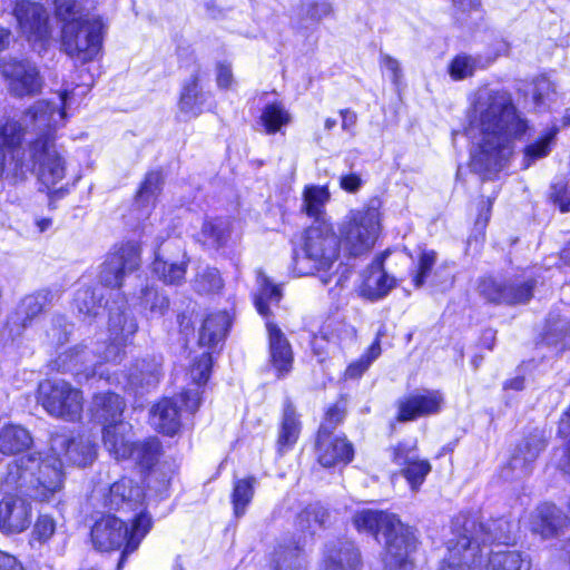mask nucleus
I'll return each instance as SVG.
<instances>
[{"instance_id":"f257e3e1","label":"nucleus","mask_w":570,"mask_h":570,"mask_svg":"<svg viewBox=\"0 0 570 570\" xmlns=\"http://www.w3.org/2000/svg\"><path fill=\"white\" fill-rule=\"evenodd\" d=\"M69 92L57 101L38 100L22 117L24 127L14 120L0 128V178L19 179L39 165V179L49 191L60 193L57 185L66 174L65 161L53 144V131L66 118Z\"/></svg>"},{"instance_id":"f03ea898","label":"nucleus","mask_w":570,"mask_h":570,"mask_svg":"<svg viewBox=\"0 0 570 570\" xmlns=\"http://www.w3.org/2000/svg\"><path fill=\"white\" fill-rule=\"evenodd\" d=\"M466 134L474 142L471 168L482 175L503 169L513 153V141L528 129L512 94L504 89L479 88L471 102Z\"/></svg>"},{"instance_id":"7ed1b4c3","label":"nucleus","mask_w":570,"mask_h":570,"mask_svg":"<svg viewBox=\"0 0 570 570\" xmlns=\"http://www.w3.org/2000/svg\"><path fill=\"white\" fill-rule=\"evenodd\" d=\"M353 521L357 530L384 537L383 570L414 569L411 556L416 549V538L413 530L402 523L396 514L363 510L354 515Z\"/></svg>"},{"instance_id":"20e7f679","label":"nucleus","mask_w":570,"mask_h":570,"mask_svg":"<svg viewBox=\"0 0 570 570\" xmlns=\"http://www.w3.org/2000/svg\"><path fill=\"white\" fill-rule=\"evenodd\" d=\"M6 483L37 501H49L62 488V459L31 454L8 466Z\"/></svg>"},{"instance_id":"39448f33","label":"nucleus","mask_w":570,"mask_h":570,"mask_svg":"<svg viewBox=\"0 0 570 570\" xmlns=\"http://www.w3.org/2000/svg\"><path fill=\"white\" fill-rule=\"evenodd\" d=\"M340 257V239L330 220L313 223L304 232L301 250L293 258L297 276L321 273V282H331L330 271Z\"/></svg>"},{"instance_id":"423d86ee","label":"nucleus","mask_w":570,"mask_h":570,"mask_svg":"<svg viewBox=\"0 0 570 570\" xmlns=\"http://www.w3.org/2000/svg\"><path fill=\"white\" fill-rule=\"evenodd\" d=\"M137 323L134 317L125 312H118L109 317V344L100 351L87 347L77 350L70 357V370L75 375H83L86 379L99 376L105 377V372L98 367L102 363H119L125 355V346L129 338L137 332Z\"/></svg>"},{"instance_id":"0eeeda50","label":"nucleus","mask_w":570,"mask_h":570,"mask_svg":"<svg viewBox=\"0 0 570 570\" xmlns=\"http://www.w3.org/2000/svg\"><path fill=\"white\" fill-rule=\"evenodd\" d=\"M150 525V517L142 512L134 517L130 530L127 523L121 519L114 515H106L94 524L91 529V541L95 548L100 551L117 550L126 543L118 564V567H120L125 557L132 553L138 548L140 541L149 531Z\"/></svg>"},{"instance_id":"6e6552de","label":"nucleus","mask_w":570,"mask_h":570,"mask_svg":"<svg viewBox=\"0 0 570 570\" xmlns=\"http://www.w3.org/2000/svg\"><path fill=\"white\" fill-rule=\"evenodd\" d=\"M340 243L352 256L372 249L380 233V212L374 206L352 209L340 224Z\"/></svg>"},{"instance_id":"1a4fd4ad","label":"nucleus","mask_w":570,"mask_h":570,"mask_svg":"<svg viewBox=\"0 0 570 570\" xmlns=\"http://www.w3.org/2000/svg\"><path fill=\"white\" fill-rule=\"evenodd\" d=\"M101 20H85L65 23L61 31V47L75 63L85 65L95 60L102 48Z\"/></svg>"},{"instance_id":"9d476101","label":"nucleus","mask_w":570,"mask_h":570,"mask_svg":"<svg viewBox=\"0 0 570 570\" xmlns=\"http://www.w3.org/2000/svg\"><path fill=\"white\" fill-rule=\"evenodd\" d=\"M476 532V520L464 518L455 521L454 538L446 542L448 556L444 558L441 569L466 570L480 562V542Z\"/></svg>"},{"instance_id":"9b49d317","label":"nucleus","mask_w":570,"mask_h":570,"mask_svg":"<svg viewBox=\"0 0 570 570\" xmlns=\"http://www.w3.org/2000/svg\"><path fill=\"white\" fill-rule=\"evenodd\" d=\"M39 401L52 416L76 421L82 412V394L65 381H46L39 385Z\"/></svg>"},{"instance_id":"f8f14e48","label":"nucleus","mask_w":570,"mask_h":570,"mask_svg":"<svg viewBox=\"0 0 570 570\" xmlns=\"http://www.w3.org/2000/svg\"><path fill=\"white\" fill-rule=\"evenodd\" d=\"M0 71L7 81L8 91L13 97H33L43 89L45 78L39 67L30 59L1 60Z\"/></svg>"},{"instance_id":"ddd939ff","label":"nucleus","mask_w":570,"mask_h":570,"mask_svg":"<svg viewBox=\"0 0 570 570\" xmlns=\"http://www.w3.org/2000/svg\"><path fill=\"white\" fill-rule=\"evenodd\" d=\"M187 259L179 240H170L155 250L153 273L167 285H180L185 281Z\"/></svg>"},{"instance_id":"4468645a","label":"nucleus","mask_w":570,"mask_h":570,"mask_svg":"<svg viewBox=\"0 0 570 570\" xmlns=\"http://www.w3.org/2000/svg\"><path fill=\"white\" fill-rule=\"evenodd\" d=\"M535 285L533 279L500 282L492 277L483 278L479 284L480 294L497 304H522L530 301Z\"/></svg>"},{"instance_id":"2eb2a0df","label":"nucleus","mask_w":570,"mask_h":570,"mask_svg":"<svg viewBox=\"0 0 570 570\" xmlns=\"http://www.w3.org/2000/svg\"><path fill=\"white\" fill-rule=\"evenodd\" d=\"M140 265V248L134 243L122 245L109 254L100 272V281L108 287H120L124 276Z\"/></svg>"},{"instance_id":"dca6fc26","label":"nucleus","mask_w":570,"mask_h":570,"mask_svg":"<svg viewBox=\"0 0 570 570\" xmlns=\"http://www.w3.org/2000/svg\"><path fill=\"white\" fill-rule=\"evenodd\" d=\"M13 14L29 42H42L50 36L46 9L30 0H16Z\"/></svg>"},{"instance_id":"f3484780","label":"nucleus","mask_w":570,"mask_h":570,"mask_svg":"<svg viewBox=\"0 0 570 570\" xmlns=\"http://www.w3.org/2000/svg\"><path fill=\"white\" fill-rule=\"evenodd\" d=\"M20 492L6 494L0 500V531L21 533L29 528L32 518L31 503Z\"/></svg>"},{"instance_id":"a211bd4d","label":"nucleus","mask_w":570,"mask_h":570,"mask_svg":"<svg viewBox=\"0 0 570 570\" xmlns=\"http://www.w3.org/2000/svg\"><path fill=\"white\" fill-rule=\"evenodd\" d=\"M393 462L402 465V475L409 482L413 491H417L431 471V464L428 460L419 458L416 444L414 442H400L391 449Z\"/></svg>"},{"instance_id":"6ab92c4d","label":"nucleus","mask_w":570,"mask_h":570,"mask_svg":"<svg viewBox=\"0 0 570 570\" xmlns=\"http://www.w3.org/2000/svg\"><path fill=\"white\" fill-rule=\"evenodd\" d=\"M51 451L56 458L78 466L91 464L96 459V445L89 435L69 438L66 434H56L51 439Z\"/></svg>"},{"instance_id":"aec40b11","label":"nucleus","mask_w":570,"mask_h":570,"mask_svg":"<svg viewBox=\"0 0 570 570\" xmlns=\"http://www.w3.org/2000/svg\"><path fill=\"white\" fill-rule=\"evenodd\" d=\"M443 402V394L438 390H416L399 400L397 420L405 422L436 414Z\"/></svg>"},{"instance_id":"412c9836","label":"nucleus","mask_w":570,"mask_h":570,"mask_svg":"<svg viewBox=\"0 0 570 570\" xmlns=\"http://www.w3.org/2000/svg\"><path fill=\"white\" fill-rule=\"evenodd\" d=\"M316 456L324 468L346 465L354 456V449L344 436L326 434V426L320 428L316 440Z\"/></svg>"},{"instance_id":"4be33fe9","label":"nucleus","mask_w":570,"mask_h":570,"mask_svg":"<svg viewBox=\"0 0 570 570\" xmlns=\"http://www.w3.org/2000/svg\"><path fill=\"white\" fill-rule=\"evenodd\" d=\"M144 491L139 485H135L134 481L124 478L115 482L105 500V505L111 510L124 512L145 513L141 508L144 504ZM137 513L135 514V517Z\"/></svg>"},{"instance_id":"5701e85b","label":"nucleus","mask_w":570,"mask_h":570,"mask_svg":"<svg viewBox=\"0 0 570 570\" xmlns=\"http://www.w3.org/2000/svg\"><path fill=\"white\" fill-rule=\"evenodd\" d=\"M269 362L278 379L286 376L293 367V350L285 334L274 324H267Z\"/></svg>"},{"instance_id":"b1692460","label":"nucleus","mask_w":570,"mask_h":570,"mask_svg":"<svg viewBox=\"0 0 570 570\" xmlns=\"http://www.w3.org/2000/svg\"><path fill=\"white\" fill-rule=\"evenodd\" d=\"M199 70H195L190 77L184 81L178 109L180 114L188 118H195L203 112L204 105L208 99V94L203 91L199 85Z\"/></svg>"},{"instance_id":"393cba45","label":"nucleus","mask_w":570,"mask_h":570,"mask_svg":"<svg viewBox=\"0 0 570 570\" xmlns=\"http://www.w3.org/2000/svg\"><path fill=\"white\" fill-rule=\"evenodd\" d=\"M104 445L117 460L128 459L131 453V426L119 421L107 424L102 433Z\"/></svg>"},{"instance_id":"a878e982","label":"nucleus","mask_w":570,"mask_h":570,"mask_svg":"<svg viewBox=\"0 0 570 570\" xmlns=\"http://www.w3.org/2000/svg\"><path fill=\"white\" fill-rule=\"evenodd\" d=\"M361 556L353 542H340L328 548L321 570H360Z\"/></svg>"},{"instance_id":"bb28decb","label":"nucleus","mask_w":570,"mask_h":570,"mask_svg":"<svg viewBox=\"0 0 570 570\" xmlns=\"http://www.w3.org/2000/svg\"><path fill=\"white\" fill-rule=\"evenodd\" d=\"M567 517L552 503H543L532 517L531 529L542 538L557 535L566 525Z\"/></svg>"},{"instance_id":"cd10ccee","label":"nucleus","mask_w":570,"mask_h":570,"mask_svg":"<svg viewBox=\"0 0 570 570\" xmlns=\"http://www.w3.org/2000/svg\"><path fill=\"white\" fill-rule=\"evenodd\" d=\"M150 423L160 433L175 435L180 429L177 400L163 399L150 411Z\"/></svg>"},{"instance_id":"c85d7f7f","label":"nucleus","mask_w":570,"mask_h":570,"mask_svg":"<svg viewBox=\"0 0 570 570\" xmlns=\"http://www.w3.org/2000/svg\"><path fill=\"white\" fill-rule=\"evenodd\" d=\"M161 375V358L151 356L136 361L127 374V384L132 389L155 386Z\"/></svg>"},{"instance_id":"c756f323","label":"nucleus","mask_w":570,"mask_h":570,"mask_svg":"<svg viewBox=\"0 0 570 570\" xmlns=\"http://www.w3.org/2000/svg\"><path fill=\"white\" fill-rule=\"evenodd\" d=\"M302 429L299 415L293 403L286 400L284 403L282 421L276 442L277 452L283 455L288 452L297 442Z\"/></svg>"},{"instance_id":"7c9ffc66","label":"nucleus","mask_w":570,"mask_h":570,"mask_svg":"<svg viewBox=\"0 0 570 570\" xmlns=\"http://www.w3.org/2000/svg\"><path fill=\"white\" fill-rule=\"evenodd\" d=\"M53 4L57 18L65 23L101 20L98 16L94 14L96 0H55Z\"/></svg>"},{"instance_id":"2f4dec72","label":"nucleus","mask_w":570,"mask_h":570,"mask_svg":"<svg viewBox=\"0 0 570 570\" xmlns=\"http://www.w3.org/2000/svg\"><path fill=\"white\" fill-rule=\"evenodd\" d=\"M125 409L122 399L116 393H98L94 396L91 412L94 416L105 425L116 423L121 420Z\"/></svg>"},{"instance_id":"473e14b6","label":"nucleus","mask_w":570,"mask_h":570,"mask_svg":"<svg viewBox=\"0 0 570 570\" xmlns=\"http://www.w3.org/2000/svg\"><path fill=\"white\" fill-rule=\"evenodd\" d=\"M230 326V317L226 312L209 314L199 330L198 343L200 346L213 347L223 341Z\"/></svg>"},{"instance_id":"72a5a7b5","label":"nucleus","mask_w":570,"mask_h":570,"mask_svg":"<svg viewBox=\"0 0 570 570\" xmlns=\"http://www.w3.org/2000/svg\"><path fill=\"white\" fill-rule=\"evenodd\" d=\"M331 194L326 186L308 185L303 190V204L302 210L311 218H314V223L320 220H328L326 217L325 207L330 202Z\"/></svg>"},{"instance_id":"f704fd0d","label":"nucleus","mask_w":570,"mask_h":570,"mask_svg":"<svg viewBox=\"0 0 570 570\" xmlns=\"http://www.w3.org/2000/svg\"><path fill=\"white\" fill-rule=\"evenodd\" d=\"M475 535L483 546L488 543L509 544L513 541L512 524L504 518L490 520L485 523L476 522Z\"/></svg>"},{"instance_id":"c9c22d12","label":"nucleus","mask_w":570,"mask_h":570,"mask_svg":"<svg viewBox=\"0 0 570 570\" xmlns=\"http://www.w3.org/2000/svg\"><path fill=\"white\" fill-rule=\"evenodd\" d=\"M32 438L24 428L6 424L0 428V452L7 455L17 454L28 449Z\"/></svg>"},{"instance_id":"e433bc0d","label":"nucleus","mask_w":570,"mask_h":570,"mask_svg":"<svg viewBox=\"0 0 570 570\" xmlns=\"http://www.w3.org/2000/svg\"><path fill=\"white\" fill-rule=\"evenodd\" d=\"M544 449V442L540 438H530L519 445L510 460V468L519 471L520 475L530 473V464L539 456Z\"/></svg>"},{"instance_id":"4c0bfd02","label":"nucleus","mask_w":570,"mask_h":570,"mask_svg":"<svg viewBox=\"0 0 570 570\" xmlns=\"http://www.w3.org/2000/svg\"><path fill=\"white\" fill-rule=\"evenodd\" d=\"M531 558L515 550L491 551L485 570H530Z\"/></svg>"},{"instance_id":"58836bf2","label":"nucleus","mask_w":570,"mask_h":570,"mask_svg":"<svg viewBox=\"0 0 570 570\" xmlns=\"http://www.w3.org/2000/svg\"><path fill=\"white\" fill-rule=\"evenodd\" d=\"M258 292L254 295V303L258 313L263 316L269 314L268 305L271 303L277 304L282 298V291L277 285H274L269 278L262 272L257 275Z\"/></svg>"},{"instance_id":"ea45409f","label":"nucleus","mask_w":570,"mask_h":570,"mask_svg":"<svg viewBox=\"0 0 570 570\" xmlns=\"http://www.w3.org/2000/svg\"><path fill=\"white\" fill-rule=\"evenodd\" d=\"M229 236V224L227 220L216 218L206 220L199 233V240L207 247L218 248L223 246Z\"/></svg>"},{"instance_id":"a19ab883","label":"nucleus","mask_w":570,"mask_h":570,"mask_svg":"<svg viewBox=\"0 0 570 570\" xmlns=\"http://www.w3.org/2000/svg\"><path fill=\"white\" fill-rule=\"evenodd\" d=\"M104 293L101 287L79 288L75 295V306L78 312L88 316H97L102 306Z\"/></svg>"},{"instance_id":"79ce46f5","label":"nucleus","mask_w":570,"mask_h":570,"mask_svg":"<svg viewBox=\"0 0 570 570\" xmlns=\"http://www.w3.org/2000/svg\"><path fill=\"white\" fill-rule=\"evenodd\" d=\"M289 112L281 104L265 106L261 115V124L268 135L281 131L283 126L291 122Z\"/></svg>"},{"instance_id":"37998d69","label":"nucleus","mask_w":570,"mask_h":570,"mask_svg":"<svg viewBox=\"0 0 570 570\" xmlns=\"http://www.w3.org/2000/svg\"><path fill=\"white\" fill-rule=\"evenodd\" d=\"M160 442L157 439H148L139 443L131 444L130 456L140 466L151 468L159 459Z\"/></svg>"},{"instance_id":"c03bdc74","label":"nucleus","mask_w":570,"mask_h":570,"mask_svg":"<svg viewBox=\"0 0 570 570\" xmlns=\"http://www.w3.org/2000/svg\"><path fill=\"white\" fill-rule=\"evenodd\" d=\"M163 176L159 171H150L146 175L136 196V204L148 209L154 206L161 190Z\"/></svg>"},{"instance_id":"a18cd8bd","label":"nucleus","mask_w":570,"mask_h":570,"mask_svg":"<svg viewBox=\"0 0 570 570\" xmlns=\"http://www.w3.org/2000/svg\"><path fill=\"white\" fill-rule=\"evenodd\" d=\"M483 67L480 57L459 53L451 60L448 71L453 80L459 81L472 77L479 68Z\"/></svg>"},{"instance_id":"49530a36","label":"nucleus","mask_w":570,"mask_h":570,"mask_svg":"<svg viewBox=\"0 0 570 570\" xmlns=\"http://www.w3.org/2000/svg\"><path fill=\"white\" fill-rule=\"evenodd\" d=\"M255 483L256 479L254 476L235 481L232 493V503L236 517H240L245 513L247 505L254 497Z\"/></svg>"},{"instance_id":"de8ad7c7","label":"nucleus","mask_w":570,"mask_h":570,"mask_svg":"<svg viewBox=\"0 0 570 570\" xmlns=\"http://www.w3.org/2000/svg\"><path fill=\"white\" fill-rule=\"evenodd\" d=\"M50 301L51 294L49 291H40L26 296L18 308V314L22 317V326L27 325V321H31L33 317L39 315Z\"/></svg>"},{"instance_id":"09e8293b","label":"nucleus","mask_w":570,"mask_h":570,"mask_svg":"<svg viewBox=\"0 0 570 570\" xmlns=\"http://www.w3.org/2000/svg\"><path fill=\"white\" fill-rule=\"evenodd\" d=\"M140 304L148 312V316L155 318L165 314L169 307V299L157 289L147 286L141 291Z\"/></svg>"},{"instance_id":"8fccbe9b","label":"nucleus","mask_w":570,"mask_h":570,"mask_svg":"<svg viewBox=\"0 0 570 570\" xmlns=\"http://www.w3.org/2000/svg\"><path fill=\"white\" fill-rule=\"evenodd\" d=\"M194 287L198 293L209 294L223 287V279L218 269L209 266L199 267L194 279Z\"/></svg>"},{"instance_id":"3c124183","label":"nucleus","mask_w":570,"mask_h":570,"mask_svg":"<svg viewBox=\"0 0 570 570\" xmlns=\"http://www.w3.org/2000/svg\"><path fill=\"white\" fill-rule=\"evenodd\" d=\"M393 286L394 278L385 274L380 266H376L365 281V288L372 298L385 296Z\"/></svg>"},{"instance_id":"603ef678","label":"nucleus","mask_w":570,"mask_h":570,"mask_svg":"<svg viewBox=\"0 0 570 570\" xmlns=\"http://www.w3.org/2000/svg\"><path fill=\"white\" fill-rule=\"evenodd\" d=\"M554 135L556 132L550 130L546 132L538 141H534L524 148V158L522 165L524 169L529 168L535 160L548 156L551 149V144L554 139Z\"/></svg>"},{"instance_id":"864d4df0","label":"nucleus","mask_w":570,"mask_h":570,"mask_svg":"<svg viewBox=\"0 0 570 570\" xmlns=\"http://www.w3.org/2000/svg\"><path fill=\"white\" fill-rule=\"evenodd\" d=\"M381 355V346L379 342H373L371 346L367 348L365 354H363L357 361L351 363L346 371V379H357L360 377L372 364Z\"/></svg>"},{"instance_id":"5fc2aeb1","label":"nucleus","mask_w":570,"mask_h":570,"mask_svg":"<svg viewBox=\"0 0 570 570\" xmlns=\"http://www.w3.org/2000/svg\"><path fill=\"white\" fill-rule=\"evenodd\" d=\"M56 532V521L48 514H41L35 522L31 531L30 544L35 546L47 543Z\"/></svg>"},{"instance_id":"6e6d98bb","label":"nucleus","mask_w":570,"mask_h":570,"mask_svg":"<svg viewBox=\"0 0 570 570\" xmlns=\"http://www.w3.org/2000/svg\"><path fill=\"white\" fill-rule=\"evenodd\" d=\"M532 86V99L537 106L548 105L557 95L554 83L546 76L537 77Z\"/></svg>"},{"instance_id":"4d7b16f0","label":"nucleus","mask_w":570,"mask_h":570,"mask_svg":"<svg viewBox=\"0 0 570 570\" xmlns=\"http://www.w3.org/2000/svg\"><path fill=\"white\" fill-rule=\"evenodd\" d=\"M298 551V547L277 551L274 570H304Z\"/></svg>"},{"instance_id":"13d9d810","label":"nucleus","mask_w":570,"mask_h":570,"mask_svg":"<svg viewBox=\"0 0 570 570\" xmlns=\"http://www.w3.org/2000/svg\"><path fill=\"white\" fill-rule=\"evenodd\" d=\"M436 262V253L432 249H423L419 256L417 272L413 278L415 287H421L425 283L426 276Z\"/></svg>"},{"instance_id":"bf43d9fd","label":"nucleus","mask_w":570,"mask_h":570,"mask_svg":"<svg viewBox=\"0 0 570 570\" xmlns=\"http://www.w3.org/2000/svg\"><path fill=\"white\" fill-rule=\"evenodd\" d=\"M544 340L548 344H557L560 341L562 346L570 345V321L559 320L549 325Z\"/></svg>"},{"instance_id":"052dcab7","label":"nucleus","mask_w":570,"mask_h":570,"mask_svg":"<svg viewBox=\"0 0 570 570\" xmlns=\"http://www.w3.org/2000/svg\"><path fill=\"white\" fill-rule=\"evenodd\" d=\"M212 367V355L208 352L202 353L199 358L195 361L190 368L191 380L200 385L207 382Z\"/></svg>"},{"instance_id":"680f3d73","label":"nucleus","mask_w":570,"mask_h":570,"mask_svg":"<svg viewBox=\"0 0 570 570\" xmlns=\"http://www.w3.org/2000/svg\"><path fill=\"white\" fill-rule=\"evenodd\" d=\"M380 63L383 69L391 73L392 82L399 85L403 76L400 61L387 53H381Z\"/></svg>"},{"instance_id":"e2e57ef3","label":"nucleus","mask_w":570,"mask_h":570,"mask_svg":"<svg viewBox=\"0 0 570 570\" xmlns=\"http://www.w3.org/2000/svg\"><path fill=\"white\" fill-rule=\"evenodd\" d=\"M345 412L338 405L330 407L325 414L324 422L320 428L326 426V434H333V430L344 419Z\"/></svg>"},{"instance_id":"0e129e2a","label":"nucleus","mask_w":570,"mask_h":570,"mask_svg":"<svg viewBox=\"0 0 570 570\" xmlns=\"http://www.w3.org/2000/svg\"><path fill=\"white\" fill-rule=\"evenodd\" d=\"M332 12V7L326 1L313 2L307 4L306 16L313 21H320L323 18L330 16Z\"/></svg>"},{"instance_id":"69168bd1","label":"nucleus","mask_w":570,"mask_h":570,"mask_svg":"<svg viewBox=\"0 0 570 570\" xmlns=\"http://www.w3.org/2000/svg\"><path fill=\"white\" fill-rule=\"evenodd\" d=\"M551 198L560 206L561 212H570V196L562 185L552 187Z\"/></svg>"},{"instance_id":"338daca9","label":"nucleus","mask_w":570,"mask_h":570,"mask_svg":"<svg viewBox=\"0 0 570 570\" xmlns=\"http://www.w3.org/2000/svg\"><path fill=\"white\" fill-rule=\"evenodd\" d=\"M179 402L183 403L187 411L194 413L200 404V396L198 390H188L179 396Z\"/></svg>"},{"instance_id":"774afa93","label":"nucleus","mask_w":570,"mask_h":570,"mask_svg":"<svg viewBox=\"0 0 570 570\" xmlns=\"http://www.w3.org/2000/svg\"><path fill=\"white\" fill-rule=\"evenodd\" d=\"M0 570H24V568L14 556L0 550Z\"/></svg>"}]
</instances>
